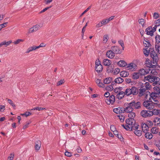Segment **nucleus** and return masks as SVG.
<instances>
[{"instance_id": "obj_21", "label": "nucleus", "mask_w": 160, "mask_h": 160, "mask_svg": "<svg viewBox=\"0 0 160 160\" xmlns=\"http://www.w3.org/2000/svg\"><path fill=\"white\" fill-rule=\"evenodd\" d=\"M126 95L125 92L121 91L117 95L116 97L119 99H122Z\"/></svg>"}, {"instance_id": "obj_49", "label": "nucleus", "mask_w": 160, "mask_h": 160, "mask_svg": "<svg viewBox=\"0 0 160 160\" xmlns=\"http://www.w3.org/2000/svg\"><path fill=\"white\" fill-rule=\"evenodd\" d=\"M106 88V90H107L108 91H112L113 89V87L111 85H109L108 86H107Z\"/></svg>"}, {"instance_id": "obj_56", "label": "nucleus", "mask_w": 160, "mask_h": 160, "mask_svg": "<svg viewBox=\"0 0 160 160\" xmlns=\"http://www.w3.org/2000/svg\"><path fill=\"white\" fill-rule=\"evenodd\" d=\"M118 117L119 120L121 122H123L124 121V116L122 115H119Z\"/></svg>"}, {"instance_id": "obj_40", "label": "nucleus", "mask_w": 160, "mask_h": 160, "mask_svg": "<svg viewBox=\"0 0 160 160\" xmlns=\"http://www.w3.org/2000/svg\"><path fill=\"white\" fill-rule=\"evenodd\" d=\"M139 23L142 25V27H143L145 25V21L143 19H140L139 20Z\"/></svg>"}, {"instance_id": "obj_25", "label": "nucleus", "mask_w": 160, "mask_h": 160, "mask_svg": "<svg viewBox=\"0 0 160 160\" xmlns=\"http://www.w3.org/2000/svg\"><path fill=\"white\" fill-rule=\"evenodd\" d=\"M120 76L122 77H126L129 75V72L125 71L120 72Z\"/></svg>"}, {"instance_id": "obj_5", "label": "nucleus", "mask_w": 160, "mask_h": 160, "mask_svg": "<svg viewBox=\"0 0 160 160\" xmlns=\"http://www.w3.org/2000/svg\"><path fill=\"white\" fill-rule=\"evenodd\" d=\"M157 61H146L145 64L147 67L153 68L157 65Z\"/></svg>"}, {"instance_id": "obj_9", "label": "nucleus", "mask_w": 160, "mask_h": 160, "mask_svg": "<svg viewBox=\"0 0 160 160\" xmlns=\"http://www.w3.org/2000/svg\"><path fill=\"white\" fill-rule=\"evenodd\" d=\"M137 65L136 64L132 62L127 65V68L128 70L133 71L137 69Z\"/></svg>"}, {"instance_id": "obj_61", "label": "nucleus", "mask_w": 160, "mask_h": 160, "mask_svg": "<svg viewBox=\"0 0 160 160\" xmlns=\"http://www.w3.org/2000/svg\"><path fill=\"white\" fill-rule=\"evenodd\" d=\"M91 8V6H89L86 10H85L81 14V16L83 15L86 12L88 11Z\"/></svg>"}, {"instance_id": "obj_30", "label": "nucleus", "mask_w": 160, "mask_h": 160, "mask_svg": "<svg viewBox=\"0 0 160 160\" xmlns=\"http://www.w3.org/2000/svg\"><path fill=\"white\" fill-rule=\"evenodd\" d=\"M96 82L99 87L102 88L104 87V85L102 83L100 80L97 79L96 81Z\"/></svg>"}, {"instance_id": "obj_26", "label": "nucleus", "mask_w": 160, "mask_h": 160, "mask_svg": "<svg viewBox=\"0 0 160 160\" xmlns=\"http://www.w3.org/2000/svg\"><path fill=\"white\" fill-rule=\"evenodd\" d=\"M12 42V41L11 40L9 41L8 42H6V41H4L0 43V48L2 47V46L3 45H5L6 46H8Z\"/></svg>"}, {"instance_id": "obj_44", "label": "nucleus", "mask_w": 160, "mask_h": 160, "mask_svg": "<svg viewBox=\"0 0 160 160\" xmlns=\"http://www.w3.org/2000/svg\"><path fill=\"white\" fill-rule=\"evenodd\" d=\"M155 39L156 40V42L157 43V44H158L160 43V35H157L155 37Z\"/></svg>"}, {"instance_id": "obj_28", "label": "nucleus", "mask_w": 160, "mask_h": 160, "mask_svg": "<svg viewBox=\"0 0 160 160\" xmlns=\"http://www.w3.org/2000/svg\"><path fill=\"white\" fill-rule=\"evenodd\" d=\"M134 134L137 136L140 137L142 134V131L141 130H138V129L134 128Z\"/></svg>"}, {"instance_id": "obj_46", "label": "nucleus", "mask_w": 160, "mask_h": 160, "mask_svg": "<svg viewBox=\"0 0 160 160\" xmlns=\"http://www.w3.org/2000/svg\"><path fill=\"white\" fill-rule=\"evenodd\" d=\"M122 88L119 87L115 88L114 91L115 93H118L122 90Z\"/></svg>"}, {"instance_id": "obj_18", "label": "nucleus", "mask_w": 160, "mask_h": 160, "mask_svg": "<svg viewBox=\"0 0 160 160\" xmlns=\"http://www.w3.org/2000/svg\"><path fill=\"white\" fill-rule=\"evenodd\" d=\"M113 111L117 114L123 113V108L122 107H118L113 109Z\"/></svg>"}, {"instance_id": "obj_12", "label": "nucleus", "mask_w": 160, "mask_h": 160, "mask_svg": "<svg viewBox=\"0 0 160 160\" xmlns=\"http://www.w3.org/2000/svg\"><path fill=\"white\" fill-rule=\"evenodd\" d=\"M115 101V97L114 95H111L108 98L105 99V102L108 104H112Z\"/></svg>"}, {"instance_id": "obj_16", "label": "nucleus", "mask_w": 160, "mask_h": 160, "mask_svg": "<svg viewBox=\"0 0 160 160\" xmlns=\"http://www.w3.org/2000/svg\"><path fill=\"white\" fill-rule=\"evenodd\" d=\"M39 27V25L37 24L34 26L33 27L29 28L28 30V33H30L37 31Z\"/></svg>"}, {"instance_id": "obj_3", "label": "nucleus", "mask_w": 160, "mask_h": 160, "mask_svg": "<svg viewBox=\"0 0 160 160\" xmlns=\"http://www.w3.org/2000/svg\"><path fill=\"white\" fill-rule=\"evenodd\" d=\"M143 106L147 109L149 110H152L155 107H158V105H155L154 102L153 103L151 100H145L143 103Z\"/></svg>"}, {"instance_id": "obj_53", "label": "nucleus", "mask_w": 160, "mask_h": 160, "mask_svg": "<svg viewBox=\"0 0 160 160\" xmlns=\"http://www.w3.org/2000/svg\"><path fill=\"white\" fill-rule=\"evenodd\" d=\"M14 157V155L13 153H11L8 157V160H13Z\"/></svg>"}, {"instance_id": "obj_42", "label": "nucleus", "mask_w": 160, "mask_h": 160, "mask_svg": "<svg viewBox=\"0 0 160 160\" xmlns=\"http://www.w3.org/2000/svg\"><path fill=\"white\" fill-rule=\"evenodd\" d=\"M111 64V61H103V64L106 66H109Z\"/></svg>"}, {"instance_id": "obj_60", "label": "nucleus", "mask_w": 160, "mask_h": 160, "mask_svg": "<svg viewBox=\"0 0 160 160\" xmlns=\"http://www.w3.org/2000/svg\"><path fill=\"white\" fill-rule=\"evenodd\" d=\"M64 82V80H61L58 81L57 83V86H59L62 84Z\"/></svg>"}, {"instance_id": "obj_17", "label": "nucleus", "mask_w": 160, "mask_h": 160, "mask_svg": "<svg viewBox=\"0 0 160 160\" xmlns=\"http://www.w3.org/2000/svg\"><path fill=\"white\" fill-rule=\"evenodd\" d=\"M150 70H145L143 69H141L138 71V73L140 75H145L146 74L148 73L150 71Z\"/></svg>"}, {"instance_id": "obj_6", "label": "nucleus", "mask_w": 160, "mask_h": 160, "mask_svg": "<svg viewBox=\"0 0 160 160\" xmlns=\"http://www.w3.org/2000/svg\"><path fill=\"white\" fill-rule=\"evenodd\" d=\"M151 111L143 110L141 111L140 113L141 115L144 118L150 117L151 116Z\"/></svg>"}, {"instance_id": "obj_64", "label": "nucleus", "mask_w": 160, "mask_h": 160, "mask_svg": "<svg viewBox=\"0 0 160 160\" xmlns=\"http://www.w3.org/2000/svg\"><path fill=\"white\" fill-rule=\"evenodd\" d=\"M110 129L113 132L116 130L115 126L113 125L111 126Z\"/></svg>"}, {"instance_id": "obj_39", "label": "nucleus", "mask_w": 160, "mask_h": 160, "mask_svg": "<svg viewBox=\"0 0 160 160\" xmlns=\"http://www.w3.org/2000/svg\"><path fill=\"white\" fill-rule=\"evenodd\" d=\"M111 78L110 77L104 79L103 82L106 84H109L111 82Z\"/></svg>"}, {"instance_id": "obj_58", "label": "nucleus", "mask_w": 160, "mask_h": 160, "mask_svg": "<svg viewBox=\"0 0 160 160\" xmlns=\"http://www.w3.org/2000/svg\"><path fill=\"white\" fill-rule=\"evenodd\" d=\"M155 25L157 26H160V20L159 19H158L155 21Z\"/></svg>"}, {"instance_id": "obj_33", "label": "nucleus", "mask_w": 160, "mask_h": 160, "mask_svg": "<svg viewBox=\"0 0 160 160\" xmlns=\"http://www.w3.org/2000/svg\"><path fill=\"white\" fill-rule=\"evenodd\" d=\"M151 131L153 134H157L159 131L158 128L156 127H153L151 129Z\"/></svg>"}, {"instance_id": "obj_54", "label": "nucleus", "mask_w": 160, "mask_h": 160, "mask_svg": "<svg viewBox=\"0 0 160 160\" xmlns=\"http://www.w3.org/2000/svg\"><path fill=\"white\" fill-rule=\"evenodd\" d=\"M108 36L107 35H105L103 37V41L105 42L106 43L108 41Z\"/></svg>"}, {"instance_id": "obj_2", "label": "nucleus", "mask_w": 160, "mask_h": 160, "mask_svg": "<svg viewBox=\"0 0 160 160\" xmlns=\"http://www.w3.org/2000/svg\"><path fill=\"white\" fill-rule=\"evenodd\" d=\"M143 53L146 56H148L149 54L150 57L153 59V60H158V58L157 54L154 50L153 48H147L146 49H144Z\"/></svg>"}, {"instance_id": "obj_37", "label": "nucleus", "mask_w": 160, "mask_h": 160, "mask_svg": "<svg viewBox=\"0 0 160 160\" xmlns=\"http://www.w3.org/2000/svg\"><path fill=\"white\" fill-rule=\"evenodd\" d=\"M120 69L119 68H116L112 71V72L114 75H117L120 72Z\"/></svg>"}, {"instance_id": "obj_4", "label": "nucleus", "mask_w": 160, "mask_h": 160, "mask_svg": "<svg viewBox=\"0 0 160 160\" xmlns=\"http://www.w3.org/2000/svg\"><path fill=\"white\" fill-rule=\"evenodd\" d=\"M159 95L153 92L151 93L150 100L152 101L151 99L154 101V104L157 105L158 107H160V103L159 101L160 100L158 99V96Z\"/></svg>"}, {"instance_id": "obj_19", "label": "nucleus", "mask_w": 160, "mask_h": 160, "mask_svg": "<svg viewBox=\"0 0 160 160\" xmlns=\"http://www.w3.org/2000/svg\"><path fill=\"white\" fill-rule=\"evenodd\" d=\"M115 54L111 50L108 51L106 53V55L107 57L108 58L112 59L114 57Z\"/></svg>"}, {"instance_id": "obj_50", "label": "nucleus", "mask_w": 160, "mask_h": 160, "mask_svg": "<svg viewBox=\"0 0 160 160\" xmlns=\"http://www.w3.org/2000/svg\"><path fill=\"white\" fill-rule=\"evenodd\" d=\"M153 16L155 19H157L159 17V14L157 12H154L153 14Z\"/></svg>"}, {"instance_id": "obj_24", "label": "nucleus", "mask_w": 160, "mask_h": 160, "mask_svg": "<svg viewBox=\"0 0 160 160\" xmlns=\"http://www.w3.org/2000/svg\"><path fill=\"white\" fill-rule=\"evenodd\" d=\"M151 116L153 115H159L160 116V110L156 109H153L152 111H151Z\"/></svg>"}, {"instance_id": "obj_51", "label": "nucleus", "mask_w": 160, "mask_h": 160, "mask_svg": "<svg viewBox=\"0 0 160 160\" xmlns=\"http://www.w3.org/2000/svg\"><path fill=\"white\" fill-rule=\"evenodd\" d=\"M8 102L12 107H15V105L14 103L13 102L12 100L10 99H8Z\"/></svg>"}, {"instance_id": "obj_63", "label": "nucleus", "mask_w": 160, "mask_h": 160, "mask_svg": "<svg viewBox=\"0 0 160 160\" xmlns=\"http://www.w3.org/2000/svg\"><path fill=\"white\" fill-rule=\"evenodd\" d=\"M102 23V22L101 21V22H99L96 25V27L97 28H99L100 27H102L103 25Z\"/></svg>"}, {"instance_id": "obj_45", "label": "nucleus", "mask_w": 160, "mask_h": 160, "mask_svg": "<svg viewBox=\"0 0 160 160\" xmlns=\"http://www.w3.org/2000/svg\"><path fill=\"white\" fill-rule=\"evenodd\" d=\"M155 48L156 50L160 54V45L158 44L155 43Z\"/></svg>"}, {"instance_id": "obj_35", "label": "nucleus", "mask_w": 160, "mask_h": 160, "mask_svg": "<svg viewBox=\"0 0 160 160\" xmlns=\"http://www.w3.org/2000/svg\"><path fill=\"white\" fill-rule=\"evenodd\" d=\"M145 136L147 139H151L153 137L152 133L149 132L146 133L145 135Z\"/></svg>"}, {"instance_id": "obj_62", "label": "nucleus", "mask_w": 160, "mask_h": 160, "mask_svg": "<svg viewBox=\"0 0 160 160\" xmlns=\"http://www.w3.org/2000/svg\"><path fill=\"white\" fill-rule=\"evenodd\" d=\"M65 154L68 157H71L72 156V153L68 152H66L65 153Z\"/></svg>"}, {"instance_id": "obj_29", "label": "nucleus", "mask_w": 160, "mask_h": 160, "mask_svg": "<svg viewBox=\"0 0 160 160\" xmlns=\"http://www.w3.org/2000/svg\"><path fill=\"white\" fill-rule=\"evenodd\" d=\"M118 64V66L121 67H124L127 65V63L125 61H119Z\"/></svg>"}, {"instance_id": "obj_10", "label": "nucleus", "mask_w": 160, "mask_h": 160, "mask_svg": "<svg viewBox=\"0 0 160 160\" xmlns=\"http://www.w3.org/2000/svg\"><path fill=\"white\" fill-rule=\"evenodd\" d=\"M145 79L148 81L150 82H152L156 80H158V78L155 76H152L151 75H149L145 77Z\"/></svg>"}, {"instance_id": "obj_11", "label": "nucleus", "mask_w": 160, "mask_h": 160, "mask_svg": "<svg viewBox=\"0 0 160 160\" xmlns=\"http://www.w3.org/2000/svg\"><path fill=\"white\" fill-rule=\"evenodd\" d=\"M130 106L134 107L135 109H138L141 107V103L139 102H136L135 101H133L130 103Z\"/></svg>"}, {"instance_id": "obj_52", "label": "nucleus", "mask_w": 160, "mask_h": 160, "mask_svg": "<svg viewBox=\"0 0 160 160\" xmlns=\"http://www.w3.org/2000/svg\"><path fill=\"white\" fill-rule=\"evenodd\" d=\"M5 77V75L3 74H1V75H0V82H3Z\"/></svg>"}, {"instance_id": "obj_48", "label": "nucleus", "mask_w": 160, "mask_h": 160, "mask_svg": "<svg viewBox=\"0 0 160 160\" xmlns=\"http://www.w3.org/2000/svg\"><path fill=\"white\" fill-rule=\"evenodd\" d=\"M118 43L122 47V49L123 50L124 48V46L123 41L122 40H120L118 41Z\"/></svg>"}, {"instance_id": "obj_20", "label": "nucleus", "mask_w": 160, "mask_h": 160, "mask_svg": "<svg viewBox=\"0 0 160 160\" xmlns=\"http://www.w3.org/2000/svg\"><path fill=\"white\" fill-rule=\"evenodd\" d=\"M141 127L142 130L144 132H145L148 131L149 127L146 124L144 123H142L141 125Z\"/></svg>"}, {"instance_id": "obj_1", "label": "nucleus", "mask_w": 160, "mask_h": 160, "mask_svg": "<svg viewBox=\"0 0 160 160\" xmlns=\"http://www.w3.org/2000/svg\"><path fill=\"white\" fill-rule=\"evenodd\" d=\"M126 125L125 126L122 125L123 127L126 130L131 131L134 130V128L138 129L139 125L135 124L136 121L135 119L128 118L126 120Z\"/></svg>"}, {"instance_id": "obj_13", "label": "nucleus", "mask_w": 160, "mask_h": 160, "mask_svg": "<svg viewBox=\"0 0 160 160\" xmlns=\"http://www.w3.org/2000/svg\"><path fill=\"white\" fill-rule=\"evenodd\" d=\"M111 49L112 52L115 54H119L122 52V51L117 46L112 47L111 48Z\"/></svg>"}, {"instance_id": "obj_57", "label": "nucleus", "mask_w": 160, "mask_h": 160, "mask_svg": "<svg viewBox=\"0 0 160 160\" xmlns=\"http://www.w3.org/2000/svg\"><path fill=\"white\" fill-rule=\"evenodd\" d=\"M5 107L4 105H0V112H3L5 110Z\"/></svg>"}, {"instance_id": "obj_31", "label": "nucleus", "mask_w": 160, "mask_h": 160, "mask_svg": "<svg viewBox=\"0 0 160 160\" xmlns=\"http://www.w3.org/2000/svg\"><path fill=\"white\" fill-rule=\"evenodd\" d=\"M128 114V118L132 119H134V118L136 116V114L134 112H132Z\"/></svg>"}, {"instance_id": "obj_7", "label": "nucleus", "mask_w": 160, "mask_h": 160, "mask_svg": "<svg viewBox=\"0 0 160 160\" xmlns=\"http://www.w3.org/2000/svg\"><path fill=\"white\" fill-rule=\"evenodd\" d=\"M95 69L96 71L98 72L102 71V67L100 61H96L95 62Z\"/></svg>"}, {"instance_id": "obj_41", "label": "nucleus", "mask_w": 160, "mask_h": 160, "mask_svg": "<svg viewBox=\"0 0 160 160\" xmlns=\"http://www.w3.org/2000/svg\"><path fill=\"white\" fill-rule=\"evenodd\" d=\"M131 92L130 88H127L125 92L126 95L127 96H129L132 94Z\"/></svg>"}, {"instance_id": "obj_15", "label": "nucleus", "mask_w": 160, "mask_h": 160, "mask_svg": "<svg viewBox=\"0 0 160 160\" xmlns=\"http://www.w3.org/2000/svg\"><path fill=\"white\" fill-rule=\"evenodd\" d=\"M145 31L146 32V34L148 35H150L151 36H152L154 35V32L152 30L151 26H149L146 29Z\"/></svg>"}, {"instance_id": "obj_43", "label": "nucleus", "mask_w": 160, "mask_h": 160, "mask_svg": "<svg viewBox=\"0 0 160 160\" xmlns=\"http://www.w3.org/2000/svg\"><path fill=\"white\" fill-rule=\"evenodd\" d=\"M144 86L146 88L145 89L146 90H150V88H151V85L148 82H146Z\"/></svg>"}, {"instance_id": "obj_27", "label": "nucleus", "mask_w": 160, "mask_h": 160, "mask_svg": "<svg viewBox=\"0 0 160 160\" xmlns=\"http://www.w3.org/2000/svg\"><path fill=\"white\" fill-rule=\"evenodd\" d=\"M123 81V79L120 77H119L116 78L114 80V82L116 83L120 84L122 83Z\"/></svg>"}, {"instance_id": "obj_23", "label": "nucleus", "mask_w": 160, "mask_h": 160, "mask_svg": "<svg viewBox=\"0 0 160 160\" xmlns=\"http://www.w3.org/2000/svg\"><path fill=\"white\" fill-rule=\"evenodd\" d=\"M41 146V142L38 140L35 143V148L36 150L38 151L39 150Z\"/></svg>"}, {"instance_id": "obj_36", "label": "nucleus", "mask_w": 160, "mask_h": 160, "mask_svg": "<svg viewBox=\"0 0 160 160\" xmlns=\"http://www.w3.org/2000/svg\"><path fill=\"white\" fill-rule=\"evenodd\" d=\"M140 74L138 72H134L132 75V78L134 79H137L139 78L140 77Z\"/></svg>"}, {"instance_id": "obj_8", "label": "nucleus", "mask_w": 160, "mask_h": 160, "mask_svg": "<svg viewBox=\"0 0 160 160\" xmlns=\"http://www.w3.org/2000/svg\"><path fill=\"white\" fill-rule=\"evenodd\" d=\"M45 46V45H44V44L43 43H41L39 46H33L32 47H31L27 49V51L26 52L27 53H28L32 51L33 50H35L36 49L40 47H44Z\"/></svg>"}, {"instance_id": "obj_55", "label": "nucleus", "mask_w": 160, "mask_h": 160, "mask_svg": "<svg viewBox=\"0 0 160 160\" xmlns=\"http://www.w3.org/2000/svg\"><path fill=\"white\" fill-rule=\"evenodd\" d=\"M31 123V122H26L25 125L23 126V128L24 129H25L27 128H28V127L29 125Z\"/></svg>"}, {"instance_id": "obj_47", "label": "nucleus", "mask_w": 160, "mask_h": 160, "mask_svg": "<svg viewBox=\"0 0 160 160\" xmlns=\"http://www.w3.org/2000/svg\"><path fill=\"white\" fill-rule=\"evenodd\" d=\"M24 40L22 39H18L16 41H14L13 43L14 44L17 45L19 44L20 42H23Z\"/></svg>"}, {"instance_id": "obj_59", "label": "nucleus", "mask_w": 160, "mask_h": 160, "mask_svg": "<svg viewBox=\"0 0 160 160\" xmlns=\"http://www.w3.org/2000/svg\"><path fill=\"white\" fill-rule=\"evenodd\" d=\"M52 7V6H50V7H47V8H45L43 9L41 11H40L39 12L40 13H43L44 12H45V11L47 10L48 9Z\"/></svg>"}, {"instance_id": "obj_38", "label": "nucleus", "mask_w": 160, "mask_h": 160, "mask_svg": "<svg viewBox=\"0 0 160 160\" xmlns=\"http://www.w3.org/2000/svg\"><path fill=\"white\" fill-rule=\"evenodd\" d=\"M153 89L154 91V93H155L158 95H159L160 93V88L157 86L155 87Z\"/></svg>"}, {"instance_id": "obj_34", "label": "nucleus", "mask_w": 160, "mask_h": 160, "mask_svg": "<svg viewBox=\"0 0 160 160\" xmlns=\"http://www.w3.org/2000/svg\"><path fill=\"white\" fill-rule=\"evenodd\" d=\"M151 93L149 92H147L145 95V100H150Z\"/></svg>"}, {"instance_id": "obj_14", "label": "nucleus", "mask_w": 160, "mask_h": 160, "mask_svg": "<svg viewBox=\"0 0 160 160\" xmlns=\"http://www.w3.org/2000/svg\"><path fill=\"white\" fill-rule=\"evenodd\" d=\"M133 110V108L132 107V106H130V103L128 104V106L123 109V112H124L129 113L132 112Z\"/></svg>"}, {"instance_id": "obj_32", "label": "nucleus", "mask_w": 160, "mask_h": 160, "mask_svg": "<svg viewBox=\"0 0 160 160\" xmlns=\"http://www.w3.org/2000/svg\"><path fill=\"white\" fill-rule=\"evenodd\" d=\"M131 93L133 95H135L137 93L138 90L137 88L134 87H133L130 88Z\"/></svg>"}, {"instance_id": "obj_22", "label": "nucleus", "mask_w": 160, "mask_h": 160, "mask_svg": "<svg viewBox=\"0 0 160 160\" xmlns=\"http://www.w3.org/2000/svg\"><path fill=\"white\" fill-rule=\"evenodd\" d=\"M143 43L144 46L146 47L149 48L151 46L149 40L147 38L144 39Z\"/></svg>"}]
</instances>
